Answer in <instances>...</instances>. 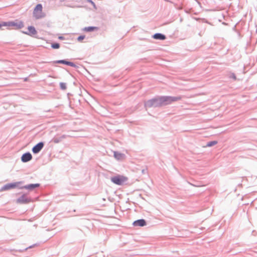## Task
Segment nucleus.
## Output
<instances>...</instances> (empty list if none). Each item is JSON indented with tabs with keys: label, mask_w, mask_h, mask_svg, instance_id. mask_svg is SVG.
Here are the masks:
<instances>
[{
	"label": "nucleus",
	"mask_w": 257,
	"mask_h": 257,
	"mask_svg": "<svg viewBox=\"0 0 257 257\" xmlns=\"http://www.w3.org/2000/svg\"><path fill=\"white\" fill-rule=\"evenodd\" d=\"M28 30L29 31L28 33L24 32V33L29 35H35L37 34V31L33 26H29Z\"/></svg>",
	"instance_id": "nucleus-8"
},
{
	"label": "nucleus",
	"mask_w": 257,
	"mask_h": 257,
	"mask_svg": "<svg viewBox=\"0 0 257 257\" xmlns=\"http://www.w3.org/2000/svg\"><path fill=\"white\" fill-rule=\"evenodd\" d=\"M98 28L96 27H85L83 29V31L85 32H92L93 31L97 30Z\"/></svg>",
	"instance_id": "nucleus-13"
},
{
	"label": "nucleus",
	"mask_w": 257,
	"mask_h": 257,
	"mask_svg": "<svg viewBox=\"0 0 257 257\" xmlns=\"http://www.w3.org/2000/svg\"><path fill=\"white\" fill-rule=\"evenodd\" d=\"M40 186L39 184H30L28 185H26L22 187V188H25L28 190H33L35 188L38 187Z\"/></svg>",
	"instance_id": "nucleus-10"
},
{
	"label": "nucleus",
	"mask_w": 257,
	"mask_h": 257,
	"mask_svg": "<svg viewBox=\"0 0 257 257\" xmlns=\"http://www.w3.org/2000/svg\"><path fill=\"white\" fill-rule=\"evenodd\" d=\"M127 180V178L122 175H117L111 178V181L118 185H123Z\"/></svg>",
	"instance_id": "nucleus-3"
},
{
	"label": "nucleus",
	"mask_w": 257,
	"mask_h": 257,
	"mask_svg": "<svg viewBox=\"0 0 257 257\" xmlns=\"http://www.w3.org/2000/svg\"><path fill=\"white\" fill-rule=\"evenodd\" d=\"M175 99L170 96H163L149 100L147 103V107H159L165 105L175 101Z\"/></svg>",
	"instance_id": "nucleus-1"
},
{
	"label": "nucleus",
	"mask_w": 257,
	"mask_h": 257,
	"mask_svg": "<svg viewBox=\"0 0 257 257\" xmlns=\"http://www.w3.org/2000/svg\"><path fill=\"white\" fill-rule=\"evenodd\" d=\"M2 26H4L3 25V24H0V28H1Z\"/></svg>",
	"instance_id": "nucleus-21"
},
{
	"label": "nucleus",
	"mask_w": 257,
	"mask_h": 257,
	"mask_svg": "<svg viewBox=\"0 0 257 257\" xmlns=\"http://www.w3.org/2000/svg\"><path fill=\"white\" fill-rule=\"evenodd\" d=\"M32 158L31 154L29 153H25L22 156V161L23 162H27L30 161Z\"/></svg>",
	"instance_id": "nucleus-7"
},
{
	"label": "nucleus",
	"mask_w": 257,
	"mask_h": 257,
	"mask_svg": "<svg viewBox=\"0 0 257 257\" xmlns=\"http://www.w3.org/2000/svg\"><path fill=\"white\" fill-rule=\"evenodd\" d=\"M114 157L116 159L118 160H122L124 158V154L116 152L114 153Z\"/></svg>",
	"instance_id": "nucleus-11"
},
{
	"label": "nucleus",
	"mask_w": 257,
	"mask_h": 257,
	"mask_svg": "<svg viewBox=\"0 0 257 257\" xmlns=\"http://www.w3.org/2000/svg\"><path fill=\"white\" fill-rule=\"evenodd\" d=\"M4 26H8L14 28L15 29H20L24 27V23L21 21L16 20L13 22L3 23Z\"/></svg>",
	"instance_id": "nucleus-2"
},
{
	"label": "nucleus",
	"mask_w": 257,
	"mask_h": 257,
	"mask_svg": "<svg viewBox=\"0 0 257 257\" xmlns=\"http://www.w3.org/2000/svg\"><path fill=\"white\" fill-rule=\"evenodd\" d=\"M217 143V142L216 141L210 142L207 144V147H211L212 146L216 145Z\"/></svg>",
	"instance_id": "nucleus-15"
},
{
	"label": "nucleus",
	"mask_w": 257,
	"mask_h": 257,
	"mask_svg": "<svg viewBox=\"0 0 257 257\" xmlns=\"http://www.w3.org/2000/svg\"><path fill=\"white\" fill-rule=\"evenodd\" d=\"M153 38L155 39L164 40L165 39L166 37L162 34L157 33L153 36Z\"/></svg>",
	"instance_id": "nucleus-12"
},
{
	"label": "nucleus",
	"mask_w": 257,
	"mask_h": 257,
	"mask_svg": "<svg viewBox=\"0 0 257 257\" xmlns=\"http://www.w3.org/2000/svg\"><path fill=\"white\" fill-rule=\"evenodd\" d=\"M53 141L55 143H58L60 142V140L58 138H55L53 139Z\"/></svg>",
	"instance_id": "nucleus-19"
},
{
	"label": "nucleus",
	"mask_w": 257,
	"mask_h": 257,
	"mask_svg": "<svg viewBox=\"0 0 257 257\" xmlns=\"http://www.w3.org/2000/svg\"><path fill=\"white\" fill-rule=\"evenodd\" d=\"M85 38L84 36H80L78 37L77 40L78 41H82Z\"/></svg>",
	"instance_id": "nucleus-18"
},
{
	"label": "nucleus",
	"mask_w": 257,
	"mask_h": 257,
	"mask_svg": "<svg viewBox=\"0 0 257 257\" xmlns=\"http://www.w3.org/2000/svg\"><path fill=\"white\" fill-rule=\"evenodd\" d=\"M59 38V39H60V40H64V37H62V36H60V37H59V38Z\"/></svg>",
	"instance_id": "nucleus-20"
},
{
	"label": "nucleus",
	"mask_w": 257,
	"mask_h": 257,
	"mask_svg": "<svg viewBox=\"0 0 257 257\" xmlns=\"http://www.w3.org/2000/svg\"><path fill=\"white\" fill-rule=\"evenodd\" d=\"M62 138H65V136L64 135L62 137Z\"/></svg>",
	"instance_id": "nucleus-22"
},
{
	"label": "nucleus",
	"mask_w": 257,
	"mask_h": 257,
	"mask_svg": "<svg viewBox=\"0 0 257 257\" xmlns=\"http://www.w3.org/2000/svg\"><path fill=\"white\" fill-rule=\"evenodd\" d=\"M44 144L43 143L41 142L38 143L33 148L32 151L33 153L35 154L38 153L41 150Z\"/></svg>",
	"instance_id": "nucleus-6"
},
{
	"label": "nucleus",
	"mask_w": 257,
	"mask_h": 257,
	"mask_svg": "<svg viewBox=\"0 0 257 257\" xmlns=\"http://www.w3.org/2000/svg\"><path fill=\"white\" fill-rule=\"evenodd\" d=\"M56 63L65 64L71 66H74V64L72 62L67 61L63 60H58V61H56Z\"/></svg>",
	"instance_id": "nucleus-14"
},
{
	"label": "nucleus",
	"mask_w": 257,
	"mask_h": 257,
	"mask_svg": "<svg viewBox=\"0 0 257 257\" xmlns=\"http://www.w3.org/2000/svg\"><path fill=\"white\" fill-rule=\"evenodd\" d=\"M51 47L53 49H58L60 47V45L58 43H53L51 45Z\"/></svg>",
	"instance_id": "nucleus-16"
},
{
	"label": "nucleus",
	"mask_w": 257,
	"mask_h": 257,
	"mask_svg": "<svg viewBox=\"0 0 257 257\" xmlns=\"http://www.w3.org/2000/svg\"><path fill=\"white\" fill-rule=\"evenodd\" d=\"M60 87L62 89L65 90L66 89V85L65 83L61 82L60 84Z\"/></svg>",
	"instance_id": "nucleus-17"
},
{
	"label": "nucleus",
	"mask_w": 257,
	"mask_h": 257,
	"mask_svg": "<svg viewBox=\"0 0 257 257\" xmlns=\"http://www.w3.org/2000/svg\"><path fill=\"white\" fill-rule=\"evenodd\" d=\"M43 7L41 4H38L35 8L33 12L34 17L37 19H39L44 17L45 15L42 11Z\"/></svg>",
	"instance_id": "nucleus-4"
},
{
	"label": "nucleus",
	"mask_w": 257,
	"mask_h": 257,
	"mask_svg": "<svg viewBox=\"0 0 257 257\" xmlns=\"http://www.w3.org/2000/svg\"><path fill=\"white\" fill-rule=\"evenodd\" d=\"M133 224L134 226H144L146 225V222L144 219H140L137 221H135Z\"/></svg>",
	"instance_id": "nucleus-9"
},
{
	"label": "nucleus",
	"mask_w": 257,
	"mask_h": 257,
	"mask_svg": "<svg viewBox=\"0 0 257 257\" xmlns=\"http://www.w3.org/2000/svg\"><path fill=\"white\" fill-rule=\"evenodd\" d=\"M20 182H15L13 183H9L5 185L3 188L2 190H8L17 187Z\"/></svg>",
	"instance_id": "nucleus-5"
}]
</instances>
